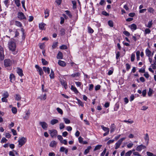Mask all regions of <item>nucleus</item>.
Listing matches in <instances>:
<instances>
[{"label": "nucleus", "instance_id": "nucleus-1", "mask_svg": "<svg viewBox=\"0 0 156 156\" xmlns=\"http://www.w3.org/2000/svg\"><path fill=\"white\" fill-rule=\"evenodd\" d=\"M18 142H19V147H20L27 142V139L24 137H22L19 139Z\"/></svg>", "mask_w": 156, "mask_h": 156}, {"label": "nucleus", "instance_id": "nucleus-2", "mask_svg": "<svg viewBox=\"0 0 156 156\" xmlns=\"http://www.w3.org/2000/svg\"><path fill=\"white\" fill-rule=\"evenodd\" d=\"M125 139L126 137H123L119 139L115 144V149H118L119 147L123 141L125 140Z\"/></svg>", "mask_w": 156, "mask_h": 156}, {"label": "nucleus", "instance_id": "nucleus-3", "mask_svg": "<svg viewBox=\"0 0 156 156\" xmlns=\"http://www.w3.org/2000/svg\"><path fill=\"white\" fill-rule=\"evenodd\" d=\"M17 17L20 20H26V18L24 14L22 12H19L17 14Z\"/></svg>", "mask_w": 156, "mask_h": 156}, {"label": "nucleus", "instance_id": "nucleus-4", "mask_svg": "<svg viewBox=\"0 0 156 156\" xmlns=\"http://www.w3.org/2000/svg\"><path fill=\"white\" fill-rule=\"evenodd\" d=\"M4 49L2 47L0 46V59L2 60L4 59Z\"/></svg>", "mask_w": 156, "mask_h": 156}, {"label": "nucleus", "instance_id": "nucleus-5", "mask_svg": "<svg viewBox=\"0 0 156 156\" xmlns=\"http://www.w3.org/2000/svg\"><path fill=\"white\" fill-rule=\"evenodd\" d=\"M9 49L12 51H14L16 48L15 44L14 42H10L9 44Z\"/></svg>", "mask_w": 156, "mask_h": 156}, {"label": "nucleus", "instance_id": "nucleus-6", "mask_svg": "<svg viewBox=\"0 0 156 156\" xmlns=\"http://www.w3.org/2000/svg\"><path fill=\"white\" fill-rule=\"evenodd\" d=\"M48 131L52 137L56 136L57 134V131L55 129L49 130Z\"/></svg>", "mask_w": 156, "mask_h": 156}, {"label": "nucleus", "instance_id": "nucleus-7", "mask_svg": "<svg viewBox=\"0 0 156 156\" xmlns=\"http://www.w3.org/2000/svg\"><path fill=\"white\" fill-rule=\"evenodd\" d=\"M35 67L37 69V71L39 72L40 75L41 76L44 74L42 69L38 65H36L35 66Z\"/></svg>", "mask_w": 156, "mask_h": 156}, {"label": "nucleus", "instance_id": "nucleus-8", "mask_svg": "<svg viewBox=\"0 0 156 156\" xmlns=\"http://www.w3.org/2000/svg\"><path fill=\"white\" fill-rule=\"evenodd\" d=\"M4 66L5 67L10 66L12 64V61L9 59H5L4 61Z\"/></svg>", "mask_w": 156, "mask_h": 156}, {"label": "nucleus", "instance_id": "nucleus-9", "mask_svg": "<svg viewBox=\"0 0 156 156\" xmlns=\"http://www.w3.org/2000/svg\"><path fill=\"white\" fill-rule=\"evenodd\" d=\"M40 125L42 126V127L44 129H46L48 127L47 124L44 122H39Z\"/></svg>", "mask_w": 156, "mask_h": 156}, {"label": "nucleus", "instance_id": "nucleus-10", "mask_svg": "<svg viewBox=\"0 0 156 156\" xmlns=\"http://www.w3.org/2000/svg\"><path fill=\"white\" fill-rule=\"evenodd\" d=\"M146 148V147L143 144L138 146L136 148V150L138 151H140L142 149H144Z\"/></svg>", "mask_w": 156, "mask_h": 156}, {"label": "nucleus", "instance_id": "nucleus-11", "mask_svg": "<svg viewBox=\"0 0 156 156\" xmlns=\"http://www.w3.org/2000/svg\"><path fill=\"white\" fill-rule=\"evenodd\" d=\"M46 25V24L43 23H39V29L41 30H44V27Z\"/></svg>", "mask_w": 156, "mask_h": 156}, {"label": "nucleus", "instance_id": "nucleus-12", "mask_svg": "<svg viewBox=\"0 0 156 156\" xmlns=\"http://www.w3.org/2000/svg\"><path fill=\"white\" fill-rule=\"evenodd\" d=\"M58 63L59 66L62 67H64L66 65V63L65 62L60 60L58 61Z\"/></svg>", "mask_w": 156, "mask_h": 156}, {"label": "nucleus", "instance_id": "nucleus-13", "mask_svg": "<svg viewBox=\"0 0 156 156\" xmlns=\"http://www.w3.org/2000/svg\"><path fill=\"white\" fill-rule=\"evenodd\" d=\"M17 72L19 75L21 76H22L23 75V70L21 69L18 68Z\"/></svg>", "mask_w": 156, "mask_h": 156}, {"label": "nucleus", "instance_id": "nucleus-14", "mask_svg": "<svg viewBox=\"0 0 156 156\" xmlns=\"http://www.w3.org/2000/svg\"><path fill=\"white\" fill-rule=\"evenodd\" d=\"M58 122V120L55 119H53L51 120L50 123L52 125H55Z\"/></svg>", "mask_w": 156, "mask_h": 156}, {"label": "nucleus", "instance_id": "nucleus-15", "mask_svg": "<svg viewBox=\"0 0 156 156\" xmlns=\"http://www.w3.org/2000/svg\"><path fill=\"white\" fill-rule=\"evenodd\" d=\"M57 58L58 59H62L63 58V54L62 52L59 51L58 53Z\"/></svg>", "mask_w": 156, "mask_h": 156}, {"label": "nucleus", "instance_id": "nucleus-16", "mask_svg": "<svg viewBox=\"0 0 156 156\" xmlns=\"http://www.w3.org/2000/svg\"><path fill=\"white\" fill-rule=\"evenodd\" d=\"M145 52L146 55L147 56L150 57L151 56V52L149 49H146L145 51Z\"/></svg>", "mask_w": 156, "mask_h": 156}, {"label": "nucleus", "instance_id": "nucleus-17", "mask_svg": "<svg viewBox=\"0 0 156 156\" xmlns=\"http://www.w3.org/2000/svg\"><path fill=\"white\" fill-rule=\"evenodd\" d=\"M153 24V21L151 20V21H149L147 25H146V26L149 28H151L152 27V25Z\"/></svg>", "mask_w": 156, "mask_h": 156}, {"label": "nucleus", "instance_id": "nucleus-18", "mask_svg": "<svg viewBox=\"0 0 156 156\" xmlns=\"http://www.w3.org/2000/svg\"><path fill=\"white\" fill-rule=\"evenodd\" d=\"M30 114V113L29 111H28L26 113V115L23 117V118L25 119H27L29 118Z\"/></svg>", "mask_w": 156, "mask_h": 156}, {"label": "nucleus", "instance_id": "nucleus-19", "mask_svg": "<svg viewBox=\"0 0 156 156\" xmlns=\"http://www.w3.org/2000/svg\"><path fill=\"white\" fill-rule=\"evenodd\" d=\"M57 144V143L55 141L53 140L51 142L49 146L51 147H53L54 146H55Z\"/></svg>", "mask_w": 156, "mask_h": 156}, {"label": "nucleus", "instance_id": "nucleus-20", "mask_svg": "<svg viewBox=\"0 0 156 156\" xmlns=\"http://www.w3.org/2000/svg\"><path fill=\"white\" fill-rule=\"evenodd\" d=\"M115 129V126L114 124H112L111 125L110 127V133H112L114 131Z\"/></svg>", "mask_w": 156, "mask_h": 156}, {"label": "nucleus", "instance_id": "nucleus-21", "mask_svg": "<svg viewBox=\"0 0 156 156\" xmlns=\"http://www.w3.org/2000/svg\"><path fill=\"white\" fill-rule=\"evenodd\" d=\"M43 70L45 73L47 72L48 74H49L50 72V69L49 67H43Z\"/></svg>", "mask_w": 156, "mask_h": 156}, {"label": "nucleus", "instance_id": "nucleus-22", "mask_svg": "<svg viewBox=\"0 0 156 156\" xmlns=\"http://www.w3.org/2000/svg\"><path fill=\"white\" fill-rule=\"evenodd\" d=\"M45 18H47L49 16V11L48 9H46L44 10Z\"/></svg>", "mask_w": 156, "mask_h": 156}, {"label": "nucleus", "instance_id": "nucleus-23", "mask_svg": "<svg viewBox=\"0 0 156 156\" xmlns=\"http://www.w3.org/2000/svg\"><path fill=\"white\" fill-rule=\"evenodd\" d=\"M15 25L17 27H21L22 26V24L21 23L18 21H15Z\"/></svg>", "mask_w": 156, "mask_h": 156}, {"label": "nucleus", "instance_id": "nucleus-24", "mask_svg": "<svg viewBox=\"0 0 156 156\" xmlns=\"http://www.w3.org/2000/svg\"><path fill=\"white\" fill-rule=\"evenodd\" d=\"M15 76L13 74H11L10 75L9 78L10 79V81L11 82H13L15 80Z\"/></svg>", "mask_w": 156, "mask_h": 156}, {"label": "nucleus", "instance_id": "nucleus-25", "mask_svg": "<svg viewBox=\"0 0 156 156\" xmlns=\"http://www.w3.org/2000/svg\"><path fill=\"white\" fill-rule=\"evenodd\" d=\"M65 12L70 18H72L73 16L70 11L68 10H66L65 11Z\"/></svg>", "mask_w": 156, "mask_h": 156}, {"label": "nucleus", "instance_id": "nucleus-26", "mask_svg": "<svg viewBox=\"0 0 156 156\" xmlns=\"http://www.w3.org/2000/svg\"><path fill=\"white\" fill-rule=\"evenodd\" d=\"M91 148V146H88L87 147V148L86 149L84 152V154H86L89 152Z\"/></svg>", "mask_w": 156, "mask_h": 156}, {"label": "nucleus", "instance_id": "nucleus-27", "mask_svg": "<svg viewBox=\"0 0 156 156\" xmlns=\"http://www.w3.org/2000/svg\"><path fill=\"white\" fill-rule=\"evenodd\" d=\"M101 127L102 129L105 131H107V132H109V129L108 127H106L104 126L103 125L101 126Z\"/></svg>", "mask_w": 156, "mask_h": 156}, {"label": "nucleus", "instance_id": "nucleus-28", "mask_svg": "<svg viewBox=\"0 0 156 156\" xmlns=\"http://www.w3.org/2000/svg\"><path fill=\"white\" fill-rule=\"evenodd\" d=\"M61 83L62 85L64 86V88L65 89H66L67 87L66 82L64 80H62L61 81Z\"/></svg>", "mask_w": 156, "mask_h": 156}, {"label": "nucleus", "instance_id": "nucleus-29", "mask_svg": "<svg viewBox=\"0 0 156 156\" xmlns=\"http://www.w3.org/2000/svg\"><path fill=\"white\" fill-rule=\"evenodd\" d=\"M144 139L145 140V141H146L147 145L148 143L149 140V136L147 133H146L145 134V136L144 137Z\"/></svg>", "mask_w": 156, "mask_h": 156}, {"label": "nucleus", "instance_id": "nucleus-30", "mask_svg": "<svg viewBox=\"0 0 156 156\" xmlns=\"http://www.w3.org/2000/svg\"><path fill=\"white\" fill-rule=\"evenodd\" d=\"M130 27L132 30H135L137 28V26L135 24L133 23L130 25Z\"/></svg>", "mask_w": 156, "mask_h": 156}, {"label": "nucleus", "instance_id": "nucleus-31", "mask_svg": "<svg viewBox=\"0 0 156 156\" xmlns=\"http://www.w3.org/2000/svg\"><path fill=\"white\" fill-rule=\"evenodd\" d=\"M71 89L76 94L78 93V91L76 87H74L73 85L71 86Z\"/></svg>", "mask_w": 156, "mask_h": 156}, {"label": "nucleus", "instance_id": "nucleus-32", "mask_svg": "<svg viewBox=\"0 0 156 156\" xmlns=\"http://www.w3.org/2000/svg\"><path fill=\"white\" fill-rule=\"evenodd\" d=\"M60 34L61 36H63L65 34V30L64 28H62L60 30Z\"/></svg>", "mask_w": 156, "mask_h": 156}, {"label": "nucleus", "instance_id": "nucleus-33", "mask_svg": "<svg viewBox=\"0 0 156 156\" xmlns=\"http://www.w3.org/2000/svg\"><path fill=\"white\" fill-rule=\"evenodd\" d=\"M153 91L152 89L151 88H149V92L148 93V95L149 96H151L153 93Z\"/></svg>", "mask_w": 156, "mask_h": 156}, {"label": "nucleus", "instance_id": "nucleus-34", "mask_svg": "<svg viewBox=\"0 0 156 156\" xmlns=\"http://www.w3.org/2000/svg\"><path fill=\"white\" fill-rule=\"evenodd\" d=\"M14 1L17 7H19L20 5V0H14Z\"/></svg>", "mask_w": 156, "mask_h": 156}, {"label": "nucleus", "instance_id": "nucleus-35", "mask_svg": "<svg viewBox=\"0 0 156 156\" xmlns=\"http://www.w3.org/2000/svg\"><path fill=\"white\" fill-rule=\"evenodd\" d=\"M41 61L42 62L44 65H46L48 64V62L44 58H42Z\"/></svg>", "mask_w": 156, "mask_h": 156}, {"label": "nucleus", "instance_id": "nucleus-36", "mask_svg": "<svg viewBox=\"0 0 156 156\" xmlns=\"http://www.w3.org/2000/svg\"><path fill=\"white\" fill-rule=\"evenodd\" d=\"M72 2L73 4V9H75L76 8V1H72Z\"/></svg>", "mask_w": 156, "mask_h": 156}, {"label": "nucleus", "instance_id": "nucleus-37", "mask_svg": "<svg viewBox=\"0 0 156 156\" xmlns=\"http://www.w3.org/2000/svg\"><path fill=\"white\" fill-rule=\"evenodd\" d=\"M102 145H97L94 148V151H96L97 150H99L101 147Z\"/></svg>", "mask_w": 156, "mask_h": 156}, {"label": "nucleus", "instance_id": "nucleus-38", "mask_svg": "<svg viewBox=\"0 0 156 156\" xmlns=\"http://www.w3.org/2000/svg\"><path fill=\"white\" fill-rule=\"evenodd\" d=\"M108 25L111 27H112L113 26V22L112 20L108 21Z\"/></svg>", "mask_w": 156, "mask_h": 156}, {"label": "nucleus", "instance_id": "nucleus-39", "mask_svg": "<svg viewBox=\"0 0 156 156\" xmlns=\"http://www.w3.org/2000/svg\"><path fill=\"white\" fill-rule=\"evenodd\" d=\"M64 120L66 124H69L70 123V121L67 118H64Z\"/></svg>", "mask_w": 156, "mask_h": 156}, {"label": "nucleus", "instance_id": "nucleus-40", "mask_svg": "<svg viewBox=\"0 0 156 156\" xmlns=\"http://www.w3.org/2000/svg\"><path fill=\"white\" fill-rule=\"evenodd\" d=\"M80 74L79 73H74L72 74L71 75V76L73 77H74L75 76H80Z\"/></svg>", "mask_w": 156, "mask_h": 156}, {"label": "nucleus", "instance_id": "nucleus-41", "mask_svg": "<svg viewBox=\"0 0 156 156\" xmlns=\"http://www.w3.org/2000/svg\"><path fill=\"white\" fill-rule=\"evenodd\" d=\"M9 95L7 92H5L3 94L2 96L4 98H7L9 97Z\"/></svg>", "mask_w": 156, "mask_h": 156}, {"label": "nucleus", "instance_id": "nucleus-42", "mask_svg": "<svg viewBox=\"0 0 156 156\" xmlns=\"http://www.w3.org/2000/svg\"><path fill=\"white\" fill-rule=\"evenodd\" d=\"M132 154V151H129L125 154V156H130Z\"/></svg>", "mask_w": 156, "mask_h": 156}, {"label": "nucleus", "instance_id": "nucleus-43", "mask_svg": "<svg viewBox=\"0 0 156 156\" xmlns=\"http://www.w3.org/2000/svg\"><path fill=\"white\" fill-rule=\"evenodd\" d=\"M56 110L58 112L61 114L62 115L63 114V111L62 110L59 108H56Z\"/></svg>", "mask_w": 156, "mask_h": 156}, {"label": "nucleus", "instance_id": "nucleus-44", "mask_svg": "<svg viewBox=\"0 0 156 156\" xmlns=\"http://www.w3.org/2000/svg\"><path fill=\"white\" fill-rule=\"evenodd\" d=\"M123 33L124 34H125L126 36L127 37H129L130 35V33L127 31H123Z\"/></svg>", "mask_w": 156, "mask_h": 156}, {"label": "nucleus", "instance_id": "nucleus-45", "mask_svg": "<svg viewBox=\"0 0 156 156\" xmlns=\"http://www.w3.org/2000/svg\"><path fill=\"white\" fill-rule=\"evenodd\" d=\"M12 111L14 114H16L17 112V109L15 107H12Z\"/></svg>", "mask_w": 156, "mask_h": 156}, {"label": "nucleus", "instance_id": "nucleus-46", "mask_svg": "<svg viewBox=\"0 0 156 156\" xmlns=\"http://www.w3.org/2000/svg\"><path fill=\"white\" fill-rule=\"evenodd\" d=\"M65 126V125L63 123H61L59 124V128L60 129H64Z\"/></svg>", "mask_w": 156, "mask_h": 156}, {"label": "nucleus", "instance_id": "nucleus-47", "mask_svg": "<svg viewBox=\"0 0 156 156\" xmlns=\"http://www.w3.org/2000/svg\"><path fill=\"white\" fill-rule=\"evenodd\" d=\"M88 32L90 33H92L94 32V30L90 27H88Z\"/></svg>", "mask_w": 156, "mask_h": 156}, {"label": "nucleus", "instance_id": "nucleus-48", "mask_svg": "<svg viewBox=\"0 0 156 156\" xmlns=\"http://www.w3.org/2000/svg\"><path fill=\"white\" fill-rule=\"evenodd\" d=\"M58 43L57 42H54L53 43V45L52 46V48L53 49H55L56 48L57 46Z\"/></svg>", "mask_w": 156, "mask_h": 156}, {"label": "nucleus", "instance_id": "nucleus-49", "mask_svg": "<svg viewBox=\"0 0 156 156\" xmlns=\"http://www.w3.org/2000/svg\"><path fill=\"white\" fill-rule=\"evenodd\" d=\"M60 48L61 49H67V47L65 45H62L60 47Z\"/></svg>", "mask_w": 156, "mask_h": 156}, {"label": "nucleus", "instance_id": "nucleus-50", "mask_svg": "<svg viewBox=\"0 0 156 156\" xmlns=\"http://www.w3.org/2000/svg\"><path fill=\"white\" fill-rule=\"evenodd\" d=\"M135 55L133 54H132L131 55V60L132 62H133L135 59Z\"/></svg>", "mask_w": 156, "mask_h": 156}, {"label": "nucleus", "instance_id": "nucleus-51", "mask_svg": "<svg viewBox=\"0 0 156 156\" xmlns=\"http://www.w3.org/2000/svg\"><path fill=\"white\" fill-rule=\"evenodd\" d=\"M151 30L148 28H146L145 30V34H149L151 32Z\"/></svg>", "mask_w": 156, "mask_h": 156}, {"label": "nucleus", "instance_id": "nucleus-52", "mask_svg": "<svg viewBox=\"0 0 156 156\" xmlns=\"http://www.w3.org/2000/svg\"><path fill=\"white\" fill-rule=\"evenodd\" d=\"M102 14L106 16H109V14L105 11H103L102 12Z\"/></svg>", "mask_w": 156, "mask_h": 156}, {"label": "nucleus", "instance_id": "nucleus-53", "mask_svg": "<svg viewBox=\"0 0 156 156\" xmlns=\"http://www.w3.org/2000/svg\"><path fill=\"white\" fill-rule=\"evenodd\" d=\"M7 141V140L5 138L3 137L1 140V142L2 143H6Z\"/></svg>", "mask_w": 156, "mask_h": 156}, {"label": "nucleus", "instance_id": "nucleus-54", "mask_svg": "<svg viewBox=\"0 0 156 156\" xmlns=\"http://www.w3.org/2000/svg\"><path fill=\"white\" fill-rule=\"evenodd\" d=\"M11 131L12 132V133L15 136L17 135V133L16 130H14L13 129H12Z\"/></svg>", "mask_w": 156, "mask_h": 156}, {"label": "nucleus", "instance_id": "nucleus-55", "mask_svg": "<svg viewBox=\"0 0 156 156\" xmlns=\"http://www.w3.org/2000/svg\"><path fill=\"white\" fill-rule=\"evenodd\" d=\"M148 12L150 13H153L154 11V10L153 8L151 7H149L148 9Z\"/></svg>", "mask_w": 156, "mask_h": 156}, {"label": "nucleus", "instance_id": "nucleus-56", "mask_svg": "<svg viewBox=\"0 0 156 156\" xmlns=\"http://www.w3.org/2000/svg\"><path fill=\"white\" fill-rule=\"evenodd\" d=\"M21 99V96L19 94H17L16 95V100L17 101L20 100Z\"/></svg>", "mask_w": 156, "mask_h": 156}, {"label": "nucleus", "instance_id": "nucleus-57", "mask_svg": "<svg viewBox=\"0 0 156 156\" xmlns=\"http://www.w3.org/2000/svg\"><path fill=\"white\" fill-rule=\"evenodd\" d=\"M126 69L127 70H129V69L130 68V66L128 63H126Z\"/></svg>", "mask_w": 156, "mask_h": 156}, {"label": "nucleus", "instance_id": "nucleus-58", "mask_svg": "<svg viewBox=\"0 0 156 156\" xmlns=\"http://www.w3.org/2000/svg\"><path fill=\"white\" fill-rule=\"evenodd\" d=\"M78 104L79 105L81 106L82 107L83 106V104L80 100H78Z\"/></svg>", "mask_w": 156, "mask_h": 156}, {"label": "nucleus", "instance_id": "nucleus-59", "mask_svg": "<svg viewBox=\"0 0 156 156\" xmlns=\"http://www.w3.org/2000/svg\"><path fill=\"white\" fill-rule=\"evenodd\" d=\"M125 122H128L129 124H132L133 122V121L132 120H124V121Z\"/></svg>", "mask_w": 156, "mask_h": 156}, {"label": "nucleus", "instance_id": "nucleus-60", "mask_svg": "<svg viewBox=\"0 0 156 156\" xmlns=\"http://www.w3.org/2000/svg\"><path fill=\"white\" fill-rule=\"evenodd\" d=\"M25 0H23L21 1V3L23 8L26 10V8L25 6Z\"/></svg>", "mask_w": 156, "mask_h": 156}, {"label": "nucleus", "instance_id": "nucleus-61", "mask_svg": "<svg viewBox=\"0 0 156 156\" xmlns=\"http://www.w3.org/2000/svg\"><path fill=\"white\" fill-rule=\"evenodd\" d=\"M60 19H61V21L60 22V23L61 24H63L64 22V18L62 17H60Z\"/></svg>", "mask_w": 156, "mask_h": 156}, {"label": "nucleus", "instance_id": "nucleus-62", "mask_svg": "<svg viewBox=\"0 0 156 156\" xmlns=\"http://www.w3.org/2000/svg\"><path fill=\"white\" fill-rule=\"evenodd\" d=\"M147 155L148 156H154V154L151 152L147 151Z\"/></svg>", "mask_w": 156, "mask_h": 156}, {"label": "nucleus", "instance_id": "nucleus-63", "mask_svg": "<svg viewBox=\"0 0 156 156\" xmlns=\"http://www.w3.org/2000/svg\"><path fill=\"white\" fill-rule=\"evenodd\" d=\"M66 148L64 147H61L60 148V149L59 150V151L60 152H64L65 151V150L66 149Z\"/></svg>", "mask_w": 156, "mask_h": 156}, {"label": "nucleus", "instance_id": "nucleus-64", "mask_svg": "<svg viewBox=\"0 0 156 156\" xmlns=\"http://www.w3.org/2000/svg\"><path fill=\"white\" fill-rule=\"evenodd\" d=\"M78 140L79 143H82L83 142V138L81 137L80 136L78 138Z\"/></svg>", "mask_w": 156, "mask_h": 156}]
</instances>
